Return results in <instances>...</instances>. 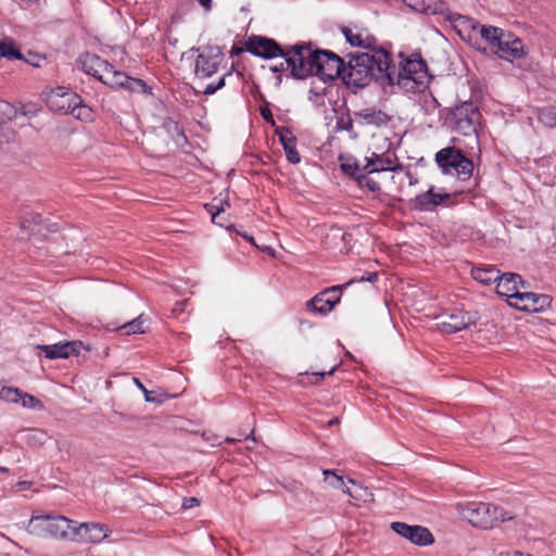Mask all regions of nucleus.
I'll return each instance as SVG.
<instances>
[{"instance_id": "9d476101", "label": "nucleus", "mask_w": 556, "mask_h": 556, "mask_svg": "<svg viewBox=\"0 0 556 556\" xmlns=\"http://www.w3.org/2000/svg\"><path fill=\"white\" fill-rule=\"evenodd\" d=\"M352 283H354V280H349L344 285L332 286L317 293L306 302L307 309L321 315H327L340 302L342 290Z\"/></svg>"}, {"instance_id": "4d7b16f0", "label": "nucleus", "mask_w": 556, "mask_h": 556, "mask_svg": "<svg viewBox=\"0 0 556 556\" xmlns=\"http://www.w3.org/2000/svg\"><path fill=\"white\" fill-rule=\"evenodd\" d=\"M378 279V275L377 273H370L367 277L365 276H362L361 278L356 279L354 278V282L355 281H368V282H375L376 280Z\"/></svg>"}, {"instance_id": "774afa93", "label": "nucleus", "mask_w": 556, "mask_h": 556, "mask_svg": "<svg viewBox=\"0 0 556 556\" xmlns=\"http://www.w3.org/2000/svg\"><path fill=\"white\" fill-rule=\"evenodd\" d=\"M0 470H1V471H7L8 469H7V468H4V467H1V468H0Z\"/></svg>"}, {"instance_id": "f3484780", "label": "nucleus", "mask_w": 556, "mask_h": 556, "mask_svg": "<svg viewBox=\"0 0 556 556\" xmlns=\"http://www.w3.org/2000/svg\"><path fill=\"white\" fill-rule=\"evenodd\" d=\"M0 400L7 403L21 404L24 408L29 409L42 410L45 408L39 399L16 387H2L0 389Z\"/></svg>"}, {"instance_id": "dca6fc26", "label": "nucleus", "mask_w": 556, "mask_h": 556, "mask_svg": "<svg viewBox=\"0 0 556 556\" xmlns=\"http://www.w3.org/2000/svg\"><path fill=\"white\" fill-rule=\"evenodd\" d=\"M477 320V312L454 311L439 324V328L441 332L451 334L475 325Z\"/></svg>"}, {"instance_id": "680f3d73", "label": "nucleus", "mask_w": 556, "mask_h": 556, "mask_svg": "<svg viewBox=\"0 0 556 556\" xmlns=\"http://www.w3.org/2000/svg\"><path fill=\"white\" fill-rule=\"evenodd\" d=\"M217 204H218V206H224V208H225L226 206H227V207H229V206H230V204H229L228 200H219Z\"/></svg>"}, {"instance_id": "2eb2a0df", "label": "nucleus", "mask_w": 556, "mask_h": 556, "mask_svg": "<svg viewBox=\"0 0 556 556\" xmlns=\"http://www.w3.org/2000/svg\"><path fill=\"white\" fill-rule=\"evenodd\" d=\"M494 55L513 62L525 55L523 43L520 38L509 31H502L501 42L496 43Z\"/></svg>"}, {"instance_id": "f8f14e48", "label": "nucleus", "mask_w": 556, "mask_h": 556, "mask_svg": "<svg viewBox=\"0 0 556 556\" xmlns=\"http://www.w3.org/2000/svg\"><path fill=\"white\" fill-rule=\"evenodd\" d=\"M390 528L396 534L418 546H429L434 542V536L430 530L419 525L412 526L402 521H393Z\"/></svg>"}, {"instance_id": "aec40b11", "label": "nucleus", "mask_w": 556, "mask_h": 556, "mask_svg": "<svg viewBox=\"0 0 556 556\" xmlns=\"http://www.w3.org/2000/svg\"><path fill=\"white\" fill-rule=\"evenodd\" d=\"M353 115L356 123L361 126H374L376 128H380L387 126L391 122V116L376 106L361 109L355 111Z\"/></svg>"}, {"instance_id": "423d86ee", "label": "nucleus", "mask_w": 556, "mask_h": 556, "mask_svg": "<svg viewBox=\"0 0 556 556\" xmlns=\"http://www.w3.org/2000/svg\"><path fill=\"white\" fill-rule=\"evenodd\" d=\"M464 516L473 526L481 529H493L500 522L514 520L515 516L504 508L484 502H470L463 509Z\"/></svg>"}, {"instance_id": "473e14b6", "label": "nucleus", "mask_w": 556, "mask_h": 556, "mask_svg": "<svg viewBox=\"0 0 556 556\" xmlns=\"http://www.w3.org/2000/svg\"><path fill=\"white\" fill-rule=\"evenodd\" d=\"M336 130L337 131H342V130L348 131L350 134L351 138L357 137V134L354 132L353 118L350 115L349 111L346 113H342L341 115H339L337 117Z\"/></svg>"}, {"instance_id": "5fc2aeb1", "label": "nucleus", "mask_w": 556, "mask_h": 556, "mask_svg": "<svg viewBox=\"0 0 556 556\" xmlns=\"http://www.w3.org/2000/svg\"><path fill=\"white\" fill-rule=\"evenodd\" d=\"M66 344L73 345V351L71 352V355H78L80 349L85 348L81 341H66Z\"/></svg>"}, {"instance_id": "a878e982", "label": "nucleus", "mask_w": 556, "mask_h": 556, "mask_svg": "<svg viewBox=\"0 0 556 556\" xmlns=\"http://www.w3.org/2000/svg\"><path fill=\"white\" fill-rule=\"evenodd\" d=\"M392 169V161L389 157H382L375 152L370 157H366V165L363 167V170L367 172V174Z\"/></svg>"}, {"instance_id": "052dcab7", "label": "nucleus", "mask_w": 556, "mask_h": 556, "mask_svg": "<svg viewBox=\"0 0 556 556\" xmlns=\"http://www.w3.org/2000/svg\"><path fill=\"white\" fill-rule=\"evenodd\" d=\"M339 422H340L339 418H338V417H334V418H332V419H330V420L328 421V426H329V427H333V426L339 425Z\"/></svg>"}, {"instance_id": "49530a36", "label": "nucleus", "mask_w": 556, "mask_h": 556, "mask_svg": "<svg viewBox=\"0 0 556 556\" xmlns=\"http://www.w3.org/2000/svg\"><path fill=\"white\" fill-rule=\"evenodd\" d=\"M264 102H265V105L260 108V114L266 123L275 126V119H274V115L269 109V103L265 100H264Z\"/></svg>"}, {"instance_id": "6e6552de", "label": "nucleus", "mask_w": 556, "mask_h": 556, "mask_svg": "<svg viewBox=\"0 0 556 556\" xmlns=\"http://www.w3.org/2000/svg\"><path fill=\"white\" fill-rule=\"evenodd\" d=\"M435 163L443 174L455 175L460 180H467L473 172V163L456 147H446L435 153Z\"/></svg>"}, {"instance_id": "39448f33", "label": "nucleus", "mask_w": 556, "mask_h": 556, "mask_svg": "<svg viewBox=\"0 0 556 556\" xmlns=\"http://www.w3.org/2000/svg\"><path fill=\"white\" fill-rule=\"evenodd\" d=\"M298 47H301V42L293 46L282 47L273 38L252 35L244 43V51L264 60H270L277 56L283 58V60H286L287 68H290L291 73L293 65L289 64V62L294 61L296 64L298 55H294V53L295 48Z\"/></svg>"}, {"instance_id": "de8ad7c7", "label": "nucleus", "mask_w": 556, "mask_h": 556, "mask_svg": "<svg viewBox=\"0 0 556 556\" xmlns=\"http://www.w3.org/2000/svg\"><path fill=\"white\" fill-rule=\"evenodd\" d=\"M204 207L212 215L213 223H215L217 216L224 212V206H218L217 203H206Z\"/></svg>"}, {"instance_id": "e2e57ef3", "label": "nucleus", "mask_w": 556, "mask_h": 556, "mask_svg": "<svg viewBox=\"0 0 556 556\" xmlns=\"http://www.w3.org/2000/svg\"><path fill=\"white\" fill-rule=\"evenodd\" d=\"M30 483L27 482V481H21L17 483L18 486H21L22 489H26Z\"/></svg>"}, {"instance_id": "ddd939ff", "label": "nucleus", "mask_w": 556, "mask_h": 556, "mask_svg": "<svg viewBox=\"0 0 556 556\" xmlns=\"http://www.w3.org/2000/svg\"><path fill=\"white\" fill-rule=\"evenodd\" d=\"M74 536L71 541L97 544L109 536L111 530L103 523L99 522H81L72 525Z\"/></svg>"}, {"instance_id": "a18cd8bd", "label": "nucleus", "mask_w": 556, "mask_h": 556, "mask_svg": "<svg viewBox=\"0 0 556 556\" xmlns=\"http://www.w3.org/2000/svg\"><path fill=\"white\" fill-rule=\"evenodd\" d=\"M376 38L374 36H367L365 39L363 38V45L359 46V48L367 49L372 52L371 55H377V51L379 49H384L383 47H377L376 46Z\"/></svg>"}, {"instance_id": "5701e85b", "label": "nucleus", "mask_w": 556, "mask_h": 556, "mask_svg": "<svg viewBox=\"0 0 556 556\" xmlns=\"http://www.w3.org/2000/svg\"><path fill=\"white\" fill-rule=\"evenodd\" d=\"M525 281L521 276L515 273L500 274V278L496 281V293L501 296H507L508 301H513L510 294L519 292L518 287L525 288Z\"/></svg>"}, {"instance_id": "f03ea898", "label": "nucleus", "mask_w": 556, "mask_h": 556, "mask_svg": "<svg viewBox=\"0 0 556 556\" xmlns=\"http://www.w3.org/2000/svg\"><path fill=\"white\" fill-rule=\"evenodd\" d=\"M294 61L292 64L291 76L295 79H305L312 75H316L324 81H331L345 75L346 63L337 53L330 50L313 49L311 42H301V47L295 48Z\"/></svg>"}, {"instance_id": "8fccbe9b", "label": "nucleus", "mask_w": 556, "mask_h": 556, "mask_svg": "<svg viewBox=\"0 0 556 556\" xmlns=\"http://www.w3.org/2000/svg\"><path fill=\"white\" fill-rule=\"evenodd\" d=\"M407 7L416 10V11H425V2L424 0H403Z\"/></svg>"}, {"instance_id": "79ce46f5", "label": "nucleus", "mask_w": 556, "mask_h": 556, "mask_svg": "<svg viewBox=\"0 0 556 556\" xmlns=\"http://www.w3.org/2000/svg\"><path fill=\"white\" fill-rule=\"evenodd\" d=\"M134 383L137 386L139 390L142 391L144 395V400L149 403H162V400L154 395L153 391H149L143 383L138 379L134 378Z\"/></svg>"}, {"instance_id": "ea45409f", "label": "nucleus", "mask_w": 556, "mask_h": 556, "mask_svg": "<svg viewBox=\"0 0 556 556\" xmlns=\"http://www.w3.org/2000/svg\"><path fill=\"white\" fill-rule=\"evenodd\" d=\"M229 76H232V72H227L226 74H224L216 84L212 83V84H208L203 93L206 94V96H211V94H214L217 90L222 89L223 87H225L226 85V78L229 77Z\"/></svg>"}, {"instance_id": "20e7f679", "label": "nucleus", "mask_w": 556, "mask_h": 556, "mask_svg": "<svg viewBox=\"0 0 556 556\" xmlns=\"http://www.w3.org/2000/svg\"><path fill=\"white\" fill-rule=\"evenodd\" d=\"M444 124L453 131L477 138V129L480 123L481 113L472 101H463L452 108L444 109Z\"/></svg>"}, {"instance_id": "72a5a7b5", "label": "nucleus", "mask_w": 556, "mask_h": 556, "mask_svg": "<svg viewBox=\"0 0 556 556\" xmlns=\"http://www.w3.org/2000/svg\"><path fill=\"white\" fill-rule=\"evenodd\" d=\"M0 58L24 60L23 54L13 42H0Z\"/></svg>"}, {"instance_id": "58836bf2", "label": "nucleus", "mask_w": 556, "mask_h": 556, "mask_svg": "<svg viewBox=\"0 0 556 556\" xmlns=\"http://www.w3.org/2000/svg\"><path fill=\"white\" fill-rule=\"evenodd\" d=\"M77 119L80 121H92V110L83 103L80 99V103L75 109V114H73Z\"/></svg>"}, {"instance_id": "cd10ccee", "label": "nucleus", "mask_w": 556, "mask_h": 556, "mask_svg": "<svg viewBox=\"0 0 556 556\" xmlns=\"http://www.w3.org/2000/svg\"><path fill=\"white\" fill-rule=\"evenodd\" d=\"M129 76L124 72L116 71L112 65L111 71L102 74L100 80L112 88H125Z\"/></svg>"}, {"instance_id": "0e129e2a", "label": "nucleus", "mask_w": 556, "mask_h": 556, "mask_svg": "<svg viewBox=\"0 0 556 556\" xmlns=\"http://www.w3.org/2000/svg\"><path fill=\"white\" fill-rule=\"evenodd\" d=\"M242 237H243L245 240H248V241H250V242H252V243L254 242L253 237H251V236H249V235H247V233H242Z\"/></svg>"}, {"instance_id": "bb28decb", "label": "nucleus", "mask_w": 556, "mask_h": 556, "mask_svg": "<svg viewBox=\"0 0 556 556\" xmlns=\"http://www.w3.org/2000/svg\"><path fill=\"white\" fill-rule=\"evenodd\" d=\"M471 277L478 282L489 286L490 283L497 281L500 278V270L494 266L472 267Z\"/></svg>"}, {"instance_id": "603ef678", "label": "nucleus", "mask_w": 556, "mask_h": 556, "mask_svg": "<svg viewBox=\"0 0 556 556\" xmlns=\"http://www.w3.org/2000/svg\"><path fill=\"white\" fill-rule=\"evenodd\" d=\"M29 56L30 58L25 59V61L36 67H39L41 65L40 61H46V56L42 55L29 53Z\"/></svg>"}, {"instance_id": "c9c22d12", "label": "nucleus", "mask_w": 556, "mask_h": 556, "mask_svg": "<svg viewBox=\"0 0 556 556\" xmlns=\"http://www.w3.org/2000/svg\"><path fill=\"white\" fill-rule=\"evenodd\" d=\"M27 216L30 219L31 225L35 227V230L38 231V232L41 231L43 228L48 229L49 231H55L56 230L55 224H53V225L42 224L43 223L42 217L38 213H33L31 212V213H28Z\"/></svg>"}, {"instance_id": "6e6d98bb", "label": "nucleus", "mask_w": 556, "mask_h": 556, "mask_svg": "<svg viewBox=\"0 0 556 556\" xmlns=\"http://www.w3.org/2000/svg\"><path fill=\"white\" fill-rule=\"evenodd\" d=\"M269 70L273 73H282L285 71H290V68H287L286 60L283 62H281L279 65L270 66Z\"/></svg>"}, {"instance_id": "2f4dec72", "label": "nucleus", "mask_w": 556, "mask_h": 556, "mask_svg": "<svg viewBox=\"0 0 556 556\" xmlns=\"http://www.w3.org/2000/svg\"><path fill=\"white\" fill-rule=\"evenodd\" d=\"M538 119L544 126L549 128L556 127V106L547 105L538 110Z\"/></svg>"}, {"instance_id": "0eeeda50", "label": "nucleus", "mask_w": 556, "mask_h": 556, "mask_svg": "<svg viewBox=\"0 0 556 556\" xmlns=\"http://www.w3.org/2000/svg\"><path fill=\"white\" fill-rule=\"evenodd\" d=\"M76 521L64 516H33L27 525V532L39 538L71 540L74 536L72 525Z\"/></svg>"}, {"instance_id": "bf43d9fd", "label": "nucleus", "mask_w": 556, "mask_h": 556, "mask_svg": "<svg viewBox=\"0 0 556 556\" xmlns=\"http://www.w3.org/2000/svg\"><path fill=\"white\" fill-rule=\"evenodd\" d=\"M199 3L206 12L211 11L212 0H199Z\"/></svg>"}, {"instance_id": "9b49d317", "label": "nucleus", "mask_w": 556, "mask_h": 556, "mask_svg": "<svg viewBox=\"0 0 556 556\" xmlns=\"http://www.w3.org/2000/svg\"><path fill=\"white\" fill-rule=\"evenodd\" d=\"M224 59L222 49L217 46H206L198 54L195 60L194 73L201 78L213 76Z\"/></svg>"}, {"instance_id": "393cba45", "label": "nucleus", "mask_w": 556, "mask_h": 556, "mask_svg": "<svg viewBox=\"0 0 556 556\" xmlns=\"http://www.w3.org/2000/svg\"><path fill=\"white\" fill-rule=\"evenodd\" d=\"M73 345L66 344L65 342H59L55 344L45 345L40 344L37 345L36 349L40 350L45 353V356L49 359H56V358H68L71 356V352L73 351Z\"/></svg>"}, {"instance_id": "69168bd1", "label": "nucleus", "mask_w": 556, "mask_h": 556, "mask_svg": "<svg viewBox=\"0 0 556 556\" xmlns=\"http://www.w3.org/2000/svg\"><path fill=\"white\" fill-rule=\"evenodd\" d=\"M511 556H527L525 555L523 553L519 552V551H516L511 554Z\"/></svg>"}, {"instance_id": "3c124183", "label": "nucleus", "mask_w": 556, "mask_h": 556, "mask_svg": "<svg viewBox=\"0 0 556 556\" xmlns=\"http://www.w3.org/2000/svg\"><path fill=\"white\" fill-rule=\"evenodd\" d=\"M21 228L23 230H27L29 232V235L36 232L35 227L31 225L30 219L28 218L27 214L22 217Z\"/></svg>"}, {"instance_id": "b1692460", "label": "nucleus", "mask_w": 556, "mask_h": 556, "mask_svg": "<svg viewBox=\"0 0 556 556\" xmlns=\"http://www.w3.org/2000/svg\"><path fill=\"white\" fill-rule=\"evenodd\" d=\"M47 103L52 111L75 114V109L80 103V97L77 93H67V96L62 98L48 96Z\"/></svg>"}, {"instance_id": "f704fd0d", "label": "nucleus", "mask_w": 556, "mask_h": 556, "mask_svg": "<svg viewBox=\"0 0 556 556\" xmlns=\"http://www.w3.org/2000/svg\"><path fill=\"white\" fill-rule=\"evenodd\" d=\"M47 439L45 431L39 429H29L26 432V442L29 445L37 446L42 445Z\"/></svg>"}, {"instance_id": "09e8293b", "label": "nucleus", "mask_w": 556, "mask_h": 556, "mask_svg": "<svg viewBox=\"0 0 556 556\" xmlns=\"http://www.w3.org/2000/svg\"><path fill=\"white\" fill-rule=\"evenodd\" d=\"M337 369V366L332 367L329 371H319V372H313L312 377H314V380L311 381L312 384H316L319 381H321L326 376L332 375L334 370Z\"/></svg>"}, {"instance_id": "c03bdc74", "label": "nucleus", "mask_w": 556, "mask_h": 556, "mask_svg": "<svg viewBox=\"0 0 556 556\" xmlns=\"http://www.w3.org/2000/svg\"><path fill=\"white\" fill-rule=\"evenodd\" d=\"M342 33L346 39V41L352 46V47H358L359 46H364L363 45V38L361 35H355L352 33V30L348 27H343L342 28Z\"/></svg>"}, {"instance_id": "c85d7f7f", "label": "nucleus", "mask_w": 556, "mask_h": 556, "mask_svg": "<svg viewBox=\"0 0 556 556\" xmlns=\"http://www.w3.org/2000/svg\"><path fill=\"white\" fill-rule=\"evenodd\" d=\"M323 475L325 476V481L329 485L341 490L343 493L350 495L353 498L355 497L350 488L345 484L343 477L337 473V470L324 469Z\"/></svg>"}, {"instance_id": "a19ab883", "label": "nucleus", "mask_w": 556, "mask_h": 556, "mask_svg": "<svg viewBox=\"0 0 556 556\" xmlns=\"http://www.w3.org/2000/svg\"><path fill=\"white\" fill-rule=\"evenodd\" d=\"M125 89L136 92H147L148 86L144 80L129 76Z\"/></svg>"}, {"instance_id": "c756f323", "label": "nucleus", "mask_w": 556, "mask_h": 556, "mask_svg": "<svg viewBox=\"0 0 556 556\" xmlns=\"http://www.w3.org/2000/svg\"><path fill=\"white\" fill-rule=\"evenodd\" d=\"M0 113L8 119L13 121L18 117L20 114L25 116H31V112L27 111L24 105L16 108L8 101H0Z\"/></svg>"}, {"instance_id": "6ab92c4d", "label": "nucleus", "mask_w": 556, "mask_h": 556, "mask_svg": "<svg viewBox=\"0 0 556 556\" xmlns=\"http://www.w3.org/2000/svg\"><path fill=\"white\" fill-rule=\"evenodd\" d=\"M503 29L495 26L480 25L478 30L479 45L472 46L485 55H494L496 43L501 42Z\"/></svg>"}, {"instance_id": "13d9d810", "label": "nucleus", "mask_w": 556, "mask_h": 556, "mask_svg": "<svg viewBox=\"0 0 556 556\" xmlns=\"http://www.w3.org/2000/svg\"><path fill=\"white\" fill-rule=\"evenodd\" d=\"M67 93H70V92L66 91L65 87H56L54 90L51 91V93L49 96H55L58 98H62V97L67 96Z\"/></svg>"}, {"instance_id": "7ed1b4c3", "label": "nucleus", "mask_w": 556, "mask_h": 556, "mask_svg": "<svg viewBox=\"0 0 556 556\" xmlns=\"http://www.w3.org/2000/svg\"><path fill=\"white\" fill-rule=\"evenodd\" d=\"M390 72L392 73V87L397 85L407 92H419L424 90L430 79L428 66L420 53H413L401 63L397 68L391 55Z\"/></svg>"}, {"instance_id": "4c0bfd02", "label": "nucleus", "mask_w": 556, "mask_h": 556, "mask_svg": "<svg viewBox=\"0 0 556 556\" xmlns=\"http://www.w3.org/2000/svg\"><path fill=\"white\" fill-rule=\"evenodd\" d=\"M341 170L349 175L350 177L355 179V176H358V172L361 170V166L357 161L349 159L346 162L341 163Z\"/></svg>"}, {"instance_id": "864d4df0", "label": "nucleus", "mask_w": 556, "mask_h": 556, "mask_svg": "<svg viewBox=\"0 0 556 556\" xmlns=\"http://www.w3.org/2000/svg\"><path fill=\"white\" fill-rule=\"evenodd\" d=\"M200 504V501L197 497H185L182 502V508L189 509L194 506H198Z\"/></svg>"}, {"instance_id": "7c9ffc66", "label": "nucleus", "mask_w": 556, "mask_h": 556, "mask_svg": "<svg viewBox=\"0 0 556 556\" xmlns=\"http://www.w3.org/2000/svg\"><path fill=\"white\" fill-rule=\"evenodd\" d=\"M146 320L147 318L144 317V315L140 314L138 317L123 324L116 329L119 331H124L125 334L144 333L146 330L143 328V325Z\"/></svg>"}, {"instance_id": "f257e3e1", "label": "nucleus", "mask_w": 556, "mask_h": 556, "mask_svg": "<svg viewBox=\"0 0 556 556\" xmlns=\"http://www.w3.org/2000/svg\"><path fill=\"white\" fill-rule=\"evenodd\" d=\"M346 63V72L342 81L348 88L363 89L375 81L386 92L392 88V73L390 72L391 52L388 49H379L377 55L368 52L350 53Z\"/></svg>"}, {"instance_id": "4468645a", "label": "nucleus", "mask_w": 556, "mask_h": 556, "mask_svg": "<svg viewBox=\"0 0 556 556\" xmlns=\"http://www.w3.org/2000/svg\"><path fill=\"white\" fill-rule=\"evenodd\" d=\"M510 298L514 301H508V305L525 312H542L552 303L549 295L533 292H516Z\"/></svg>"}, {"instance_id": "412c9836", "label": "nucleus", "mask_w": 556, "mask_h": 556, "mask_svg": "<svg viewBox=\"0 0 556 556\" xmlns=\"http://www.w3.org/2000/svg\"><path fill=\"white\" fill-rule=\"evenodd\" d=\"M78 63L85 73L92 75L99 80L102 74H105L106 71H111L112 68L111 63L90 52L80 54L78 58Z\"/></svg>"}, {"instance_id": "1a4fd4ad", "label": "nucleus", "mask_w": 556, "mask_h": 556, "mask_svg": "<svg viewBox=\"0 0 556 556\" xmlns=\"http://www.w3.org/2000/svg\"><path fill=\"white\" fill-rule=\"evenodd\" d=\"M445 20L450 21L458 34V36L466 42H468L470 46H478L479 45V38H478V30L480 27V23L471 17L462 15L459 13H452L448 11L446 3L443 1H440L439 3H435V8L432 11L434 14H445Z\"/></svg>"}, {"instance_id": "338daca9", "label": "nucleus", "mask_w": 556, "mask_h": 556, "mask_svg": "<svg viewBox=\"0 0 556 556\" xmlns=\"http://www.w3.org/2000/svg\"><path fill=\"white\" fill-rule=\"evenodd\" d=\"M249 439H252L253 441H255V438L253 437V431L247 435L245 440H249Z\"/></svg>"}, {"instance_id": "a211bd4d", "label": "nucleus", "mask_w": 556, "mask_h": 556, "mask_svg": "<svg viewBox=\"0 0 556 556\" xmlns=\"http://www.w3.org/2000/svg\"><path fill=\"white\" fill-rule=\"evenodd\" d=\"M451 198V193L435 192L434 187H430L428 191L422 192L410 200L412 208L421 212L432 211L438 205L450 201Z\"/></svg>"}, {"instance_id": "37998d69", "label": "nucleus", "mask_w": 556, "mask_h": 556, "mask_svg": "<svg viewBox=\"0 0 556 556\" xmlns=\"http://www.w3.org/2000/svg\"><path fill=\"white\" fill-rule=\"evenodd\" d=\"M162 126L166 129L168 134H177L178 136H181L186 139L184 131L179 128V125L176 121H174L172 117H165L163 118Z\"/></svg>"}, {"instance_id": "e433bc0d", "label": "nucleus", "mask_w": 556, "mask_h": 556, "mask_svg": "<svg viewBox=\"0 0 556 556\" xmlns=\"http://www.w3.org/2000/svg\"><path fill=\"white\" fill-rule=\"evenodd\" d=\"M355 180L357 181L359 187H366L372 192L380 191L381 187L380 184L372 178H369L365 174H359L358 176H355Z\"/></svg>"}, {"instance_id": "4be33fe9", "label": "nucleus", "mask_w": 556, "mask_h": 556, "mask_svg": "<svg viewBox=\"0 0 556 556\" xmlns=\"http://www.w3.org/2000/svg\"><path fill=\"white\" fill-rule=\"evenodd\" d=\"M279 141L285 150L287 160L291 164H298L301 161L300 153L296 150V137L292 134L290 128L281 126L275 130Z\"/></svg>"}]
</instances>
